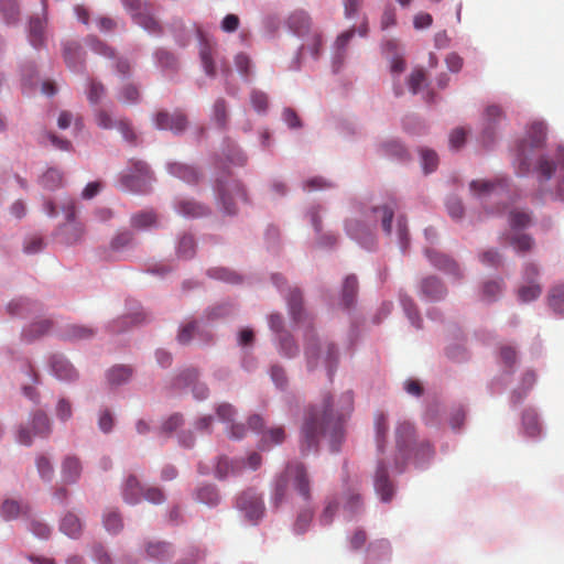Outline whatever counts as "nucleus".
Masks as SVG:
<instances>
[{
  "label": "nucleus",
  "mask_w": 564,
  "mask_h": 564,
  "mask_svg": "<svg viewBox=\"0 0 564 564\" xmlns=\"http://www.w3.org/2000/svg\"><path fill=\"white\" fill-rule=\"evenodd\" d=\"M424 256L434 269L443 272L454 281H460L464 278V270L451 256L433 248H425Z\"/></svg>",
  "instance_id": "nucleus-16"
},
{
  "label": "nucleus",
  "mask_w": 564,
  "mask_h": 564,
  "mask_svg": "<svg viewBox=\"0 0 564 564\" xmlns=\"http://www.w3.org/2000/svg\"><path fill=\"white\" fill-rule=\"evenodd\" d=\"M304 506L300 509L296 516V520L293 525V531L295 534L305 533L312 522L314 508L312 505V499L308 502H303Z\"/></svg>",
  "instance_id": "nucleus-54"
},
{
  "label": "nucleus",
  "mask_w": 564,
  "mask_h": 564,
  "mask_svg": "<svg viewBox=\"0 0 564 564\" xmlns=\"http://www.w3.org/2000/svg\"><path fill=\"white\" fill-rule=\"evenodd\" d=\"M83 521L74 512H66L59 520V531L69 539L77 540L83 533Z\"/></svg>",
  "instance_id": "nucleus-43"
},
{
  "label": "nucleus",
  "mask_w": 564,
  "mask_h": 564,
  "mask_svg": "<svg viewBox=\"0 0 564 564\" xmlns=\"http://www.w3.org/2000/svg\"><path fill=\"white\" fill-rule=\"evenodd\" d=\"M303 43L295 52V55L289 66L292 70H300L302 64L305 59V55H310V57L316 62L319 59L323 48H324V39L321 31L313 30L311 33L306 34L305 37H301Z\"/></svg>",
  "instance_id": "nucleus-15"
},
{
  "label": "nucleus",
  "mask_w": 564,
  "mask_h": 564,
  "mask_svg": "<svg viewBox=\"0 0 564 564\" xmlns=\"http://www.w3.org/2000/svg\"><path fill=\"white\" fill-rule=\"evenodd\" d=\"M549 306L560 317H564V284H555L549 293Z\"/></svg>",
  "instance_id": "nucleus-61"
},
{
  "label": "nucleus",
  "mask_w": 564,
  "mask_h": 564,
  "mask_svg": "<svg viewBox=\"0 0 564 564\" xmlns=\"http://www.w3.org/2000/svg\"><path fill=\"white\" fill-rule=\"evenodd\" d=\"M535 381L536 375L533 370H527L523 372L519 386L511 392L510 404L512 406L520 404L527 398Z\"/></svg>",
  "instance_id": "nucleus-41"
},
{
  "label": "nucleus",
  "mask_w": 564,
  "mask_h": 564,
  "mask_svg": "<svg viewBox=\"0 0 564 564\" xmlns=\"http://www.w3.org/2000/svg\"><path fill=\"white\" fill-rule=\"evenodd\" d=\"M42 305L39 302L26 297L14 299L7 305V312L13 317L26 318L33 314L40 313Z\"/></svg>",
  "instance_id": "nucleus-34"
},
{
  "label": "nucleus",
  "mask_w": 564,
  "mask_h": 564,
  "mask_svg": "<svg viewBox=\"0 0 564 564\" xmlns=\"http://www.w3.org/2000/svg\"><path fill=\"white\" fill-rule=\"evenodd\" d=\"M102 523L106 531L112 535H117L123 529V520L116 509H107L104 512Z\"/></svg>",
  "instance_id": "nucleus-59"
},
{
  "label": "nucleus",
  "mask_w": 564,
  "mask_h": 564,
  "mask_svg": "<svg viewBox=\"0 0 564 564\" xmlns=\"http://www.w3.org/2000/svg\"><path fill=\"white\" fill-rule=\"evenodd\" d=\"M391 557V546L388 540L371 542L367 547L365 564H386Z\"/></svg>",
  "instance_id": "nucleus-35"
},
{
  "label": "nucleus",
  "mask_w": 564,
  "mask_h": 564,
  "mask_svg": "<svg viewBox=\"0 0 564 564\" xmlns=\"http://www.w3.org/2000/svg\"><path fill=\"white\" fill-rule=\"evenodd\" d=\"M323 212V207L318 204L311 205L307 208L306 216L317 235V245L322 248H332L337 243V236L334 234L322 232V220L319 214Z\"/></svg>",
  "instance_id": "nucleus-26"
},
{
  "label": "nucleus",
  "mask_w": 564,
  "mask_h": 564,
  "mask_svg": "<svg viewBox=\"0 0 564 564\" xmlns=\"http://www.w3.org/2000/svg\"><path fill=\"white\" fill-rule=\"evenodd\" d=\"M82 474V463L76 456H66L62 463V478L67 484H75Z\"/></svg>",
  "instance_id": "nucleus-50"
},
{
  "label": "nucleus",
  "mask_w": 564,
  "mask_h": 564,
  "mask_svg": "<svg viewBox=\"0 0 564 564\" xmlns=\"http://www.w3.org/2000/svg\"><path fill=\"white\" fill-rule=\"evenodd\" d=\"M143 486L134 475H128L121 485V496L126 503L134 506L142 500Z\"/></svg>",
  "instance_id": "nucleus-39"
},
{
  "label": "nucleus",
  "mask_w": 564,
  "mask_h": 564,
  "mask_svg": "<svg viewBox=\"0 0 564 564\" xmlns=\"http://www.w3.org/2000/svg\"><path fill=\"white\" fill-rule=\"evenodd\" d=\"M153 181L149 165L143 161L131 160L129 166L120 174V186L133 193H147Z\"/></svg>",
  "instance_id": "nucleus-11"
},
{
  "label": "nucleus",
  "mask_w": 564,
  "mask_h": 564,
  "mask_svg": "<svg viewBox=\"0 0 564 564\" xmlns=\"http://www.w3.org/2000/svg\"><path fill=\"white\" fill-rule=\"evenodd\" d=\"M268 324L269 328L274 334L273 340L279 354L289 359L295 358L300 349L294 337L285 329L282 315L280 313L270 314Z\"/></svg>",
  "instance_id": "nucleus-14"
},
{
  "label": "nucleus",
  "mask_w": 564,
  "mask_h": 564,
  "mask_svg": "<svg viewBox=\"0 0 564 564\" xmlns=\"http://www.w3.org/2000/svg\"><path fill=\"white\" fill-rule=\"evenodd\" d=\"M28 510V505H22L13 499H7L0 506V516L3 520L11 521L17 519L20 514L26 513Z\"/></svg>",
  "instance_id": "nucleus-57"
},
{
  "label": "nucleus",
  "mask_w": 564,
  "mask_h": 564,
  "mask_svg": "<svg viewBox=\"0 0 564 564\" xmlns=\"http://www.w3.org/2000/svg\"><path fill=\"white\" fill-rule=\"evenodd\" d=\"M63 56L67 67L74 73H84L85 59L80 44L76 41L63 43Z\"/></svg>",
  "instance_id": "nucleus-28"
},
{
  "label": "nucleus",
  "mask_w": 564,
  "mask_h": 564,
  "mask_svg": "<svg viewBox=\"0 0 564 564\" xmlns=\"http://www.w3.org/2000/svg\"><path fill=\"white\" fill-rule=\"evenodd\" d=\"M352 410L351 390L340 394L336 408L330 394L324 397L322 408L311 406L301 429L302 452L316 449L321 437L328 438L330 452H339L345 440L344 425Z\"/></svg>",
  "instance_id": "nucleus-3"
},
{
  "label": "nucleus",
  "mask_w": 564,
  "mask_h": 564,
  "mask_svg": "<svg viewBox=\"0 0 564 564\" xmlns=\"http://www.w3.org/2000/svg\"><path fill=\"white\" fill-rule=\"evenodd\" d=\"M32 433L34 436L46 437L51 433L50 419L43 411H36L31 419Z\"/></svg>",
  "instance_id": "nucleus-60"
},
{
  "label": "nucleus",
  "mask_w": 564,
  "mask_h": 564,
  "mask_svg": "<svg viewBox=\"0 0 564 564\" xmlns=\"http://www.w3.org/2000/svg\"><path fill=\"white\" fill-rule=\"evenodd\" d=\"M358 294V279L355 274H349L344 279L340 292V306L345 310L354 307Z\"/></svg>",
  "instance_id": "nucleus-44"
},
{
  "label": "nucleus",
  "mask_w": 564,
  "mask_h": 564,
  "mask_svg": "<svg viewBox=\"0 0 564 564\" xmlns=\"http://www.w3.org/2000/svg\"><path fill=\"white\" fill-rule=\"evenodd\" d=\"M420 293L424 300L437 302L445 299L447 289L440 278L430 275L421 281Z\"/></svg>",
  "instance_id": "nucleus-29"
},
{
  "label": "nucleus",
  "mask_w": 564,
  "mask_h": 564,
  "mask_svg": "<svg viewBox=\"0 0 564 564\" xmlns=\"http://www.w3.org/2000/svg\"><path fill=\"white\" fill-rule=\"evenodd\" d=\"M229 119L228 101L224 97L216 98L210 111L212 122H214L219 130L226 131L229 127Z\"/></svg>",
  "instance_id": "nucleus-40"
},
{
  "label": "nucleus",
  "mask_w": 564,
  "mask_h": 564,
  "mask_svg": "<svg viewBox=\"0 0 564 564\" xmlns=\"http://www.w3.org/2000/svg\"><path fill=\"white\" fill-rule=\"evenodd\" d=\"M399 301L405 316L408 317L412 326H414L417 329H421L423 319L413 299L405 293H400Z\"/></svg>",
  "instance_id": "nucleus-52"
},
{
  "label": "nucleus",
  "mask_w": 564,
  "mask_h": 564,
  "mask_svg": "<svg viewBox=\"0 0 564 564\" xmlns=\"http://www.w3.org/2000/svg\"><path fill=\"white\" fill-rule=\"evenodd\" d=\"M340 502L343 503L344 517L347 521L352 520L364 510V503L359 494V489L355 485H348L346 480Z\"/></svg>",
  "instance_id": "nucleus-22"
},
{
  "label": "nucleus",
  "mask_w": 564,
  "mask_h": 564,
  "mask_svg": "<svg viewBox=\"0 0 564 564\" xmlns=\"http://www.w3.org/2000/svg\"><path fill=\"white\" fill-rule=\"evenodd\" d=\"M243 464L245 460L242 458L220 456L216 463L215 477L219 480H225L229 477H238L243 471Z\"/></svg>",
  "instance_id": "nucleus-32"
},
{
  "label": "nucleus",
  "mask_w": 564,
  "mask_h": 564,
  "mask_svg": "<svg viewBox=\"0 0 564 564\" xmlns=\"http://www.w3.org/2000/svg\"><path fill=\"white\" fill-rule=\"evenodd\" d=\"M501 119L502 111L498 106L492 105L486 108L480 133V142L485 148L490 149L495 144Z\"/></svg>",
  "instance_id": "nucleus-18"
},
{
  "label": "nucleus",
  "mask_w": 564,
  "mask_h": 564,
  "mask_svg": "<svg viewBox=\"0 0 564 564\" xmlns=\"http://www.w3.org/2000/svg\"><path fill=\"white\" fill-rule=\"evenodd\" d=\"M469 189L488 208L489 203H498L509 197V180L503 176L494 180H475L470 182Z\"/></svg>",
  "instance_id": "nucleus-10"
},
{
  "label": "nucleus",
  "mask_w": 564,
  "mask_h": 564,
  "mask_svg": "<svg viewBox=\"0 0 564 564\" xmlns=\"http://www.w3.org/2000/svg\"><path fill=\"white\" fill-rule=\"evenodd\" d=\"M135 24L141 26L150 35L161 36L163 28L153 15V8L143 0H120Z\"/></svg>",
  "instance_id": "nucleus-12"
},
{
  "label": "nucleus",
  "mask_w": 564,
  "mask_h": 564,
  "mask_svg": "<svg viewBox=\"0 0 564 564\" xmlns=\"http://www.w3.org/2000/svg\"><path fill=\"white\" fill-rule=\"evenodd\" d=\"M502 241L514 250L519 256H523L531 251L534 247V239L528 234H521L519 231L506 232L502 236Z\"/></svg>",
  "instance_id": "nucleus-37"
},
{
  "label": "nucleus",
  "mask_w": 564,
  "mask_h": 564,
  "mask_svg": "<svg viewBox=\"0 0 564 564\" xmlns=\"http://www.w3.org/2000/svg\"><path fill=\"white\" fill-rule=\"evenodd\" d=\"M153 61L155 67L161 70L163 76L170 79H173L180 69V62L177 56L166 48H156L153 52Z\"/></svg>",
  "instance_id": "nucleus-25"
},
{
  "label": "nucleus",
  "mask_w": 564,
  "mask_h": 564,
  "mask_svg": "<svg viewBox=\"0 0 564 564\" xmlns=\"http://www.w3.org/2000/svg\"><path fill=\"white\" fill-rule=\"evenodd\" d=\"M271 281L280 294L284 297L289 315L293 324L297 327H304V356L307 370L314 371L319 365H324L329 380L337 370L339 361L338 348L334 343L325 345V351L312 325V319L303 306V295L299 288H288L286 279L280 273H273Z\"/></svg>",
  "instance_id": "nucleus-4"
},
{
  "label": "nucleus",
  "mask_w": 564,
  "mask_h": 564,
  "mask_svg": "<svg viewBox=\"0 0 564 564\" xmlns=\"http://www.w3.org/2000/svg\"><path fill=\"white\" fill-rule=\"evenodd\" d=\"M409 90L413 95L422 93L423 99L429 104H434L437 100V95L432 90L427 89L426 78L422 69H415L411 73L408 79Z\"/></svg>",
  "instance_id": "nucleus-36"
},
{
  "label": "nucleus",
  "mask_w": 564,
  "mask_h": 564,
  "mask_svg": "<svg viewBox=\"0 0 564 564\" xmlns=\"http://www.w3.org/2000/svg\"><path fill=\"white\" fill-rule=\"evenodd\" d=\"M250 104L258 115L265 116L270 106L269 95L263 90L252 88L250 90Z\"/></svg>",
  "instance_id": "nucleus-64"
},
{
  "label": "nucleus",
  "mask_w": 564,
  "mask_h": 564,
  "mask_svg": "<svg viewBox=\"0 0 564 564\" xmlns=\"http://www.w3.org/2000/svg\"><path fill=\"white\" fill-rule=\"evenodd\" d=\"M223 153L231 165L245 166L248 162L246 152L230 138L224 139Z\"/></svg>",
  "instance_id": "nucleus-45"
},
{
  "label": "nucleus",
  "mask_w": 564,
  "mask_h": 564,
  "mask_svg": "<svg viewBox=\"0 0 564 564\" xmlns=\"http://www.w3.org/2000/svg\"><path fill=\"white\" fill-rule=\"evenodd\" d=\"M95 334L96 330L93 327L70 324L65 327L62 337L65 340H86L93 338Z\"/></svg>",
  "instance_id": "nucleus-55"
},
{
  "label": "nucleus",
  "mask_w": 564,
  "mask_h": 564,
  "mask_svg": "<svg viewBox=\"0 0 564 564\" xmlns=\"http://www.w3.org/2000/svg\"><path fill=\"white\" fill-rule=\"evenodd\" d=\"M235 507L250 524H258L264 516L265 507L262 494L249 487L237 495Z\"/></svg>",
  "instance_id": "nucleus-13"
},
{
  "label": "nucleus",
  "mask_w": 564,
  "mask_h": 564,
  "mask_svg": "<svg viewBox=\"0 0 564 564\" xmlns=\"http://www.w3.org/2000/svg\"><path fill=\"white\" fill-rule=\"evenodd\" d=\"M236 312V305L230 301H224L206 308L203 319L214 323L224 319Z\"/></svg>",
  "instance_id": "nucleus-46"
},
{
  "label": "nucleus",
  "mask_w": 564,
  "mask_h": 564,
  "mask_svg": "<svg viewBox=\"0 0 564 564\" xmlns=\"http://www.w3.org/2000/svg\"><path fill=\"white\" fill-rule=\"evenodd\" d=\"M499 359H500V366L503 368V373L501 379L505 381L500 388H496V384L500 379H496L492 381L491 389L496 393H500L505 386L507 384V381L510 379L511 375L514 371V366L518 361V352L517 349L512 346L506 345L500 348L499 352Z\"/></svg>",
  "instance_id": "nucleus-23"
},
{
  "label": "nucleus",
  "mask_w": 564,
  "mask_h": 564,
  "mask_svg": "<svg viewBox=\"0 0 564 564\" xmlns=\"http://www.w3.org/2000/svg\"><path fill=\"white\" fill-rule=\"evenodd\" d=\"M379 151L382 155H386L398 161H406L409 153L404 145L398 140H388L381 143Z\"/></svg>",
  "instance_id": "nucleus-56"
},
{
  "label": "nucleus",
  "mask_w": 564,
  "mask_h": 564,
  "mask_svg": "<svg viewBox=\"0 0 564 564\" xmlns=\"http://www.w3.org/2000/svg\"><path fill=\"white\" fill-rule=\"evenodd\" d=\"M503 291V280L487 281L482 284L481 301L492 303L499 299Z\"/></svg>",
  "instance_id": "nucleus-62"
},
{
  "label": "nucleus",
  "mask_w": 564,
  "mask_h": 564,
  "mask_svg": "<svg viewBox=\"0 0 564 564\" xmlns=\"http://www.w3.org/2000/svg\"><path fill=\"white\" fill-rule=\"evenodd\" d=\"M217 202L224 214L232 216L237 213L236 198L241 202H248V195L245 185L239 180L229 178V172L217 177L214 185Z\"/></svg>",
  "instance_id": "nucleus-8"
},
{
  "label": "nucleus",
  "mask_w": 564,
  "mask_h": 564,
  "mask_svg": "<svg viewBox=\"0 0 564 564\" xmlns=\"http://www.w3.org/2000/svg\"><path fill=\"white\" fill-rule=\"evenodd\" d=\"M288 30L297 37H305L306 34L311 33L312 21L308 13L304 10L293 11L285 21Z\"/></svg>",
  "instance_id": "nucleus-31"
},
{
  "label": "nucleus",
  "mask_w": 564,
  "mask_h": 564,
  "mask_svg": "<svg viewBox=\"0 0 564 564\" xmlns=\"http://www.w3.org/2000/svg\"><path fill=\"white\" fill-rule=\"evenodd\" d=\"M42 3V17H32L29 21L28 39L30 44L35 48L40 50L45 46V28L47 24V0H41Z\"/></svg>",
  "instance_id": "nucleus-21"
},
{
  "label": "nucleus",
  "mask_w": 564,
  "mask_h": 564,
  "mask_svg": "<svg viewBox=\"0 0 564 564\" xmlns=\"http://www.w3.org/2000/svg\"><path fill=\"white\" fill-rule=\"evenodd\" d=\"M522 431L530 438H538L542 434V425L539 415L533 409H527L522 413Z\"/></svg>",
  "instance_id": "nucleus-48"
},
{
  "label": "nucleus",
  "mask_w": 564,
  "mask_h": 564,
  "mask_svg": "<svg viewBox=\"0 0 564 564\" xmlns=\"http://www.w3.org/2000/svg\"><path fill=\"white\" fill-rule=\"evenodd\" d=\"M172 388L175 390L192 388L193 395L198 401H203L209 395L208 387L203 382H198V371L195 368H186L182 370L174 378Z\"/></svg>",
  "instance_id": "nucleus-17"
},
{
  "label": "nucleus",
  "mask_w": 564,
  "mask_h": 564,
  "mask_svg": "<svg viewBox=\"0 0 564 564\" xmlns=\"http://www.w3.org/2000/svg\"><path fill=\"white\" fill-rule=\"evenodd\" d=\"M373 487L382 502H389L394 496V485L389 477L388 463L379 458L373 477Z\"/></svg>",
  "instance_id": "nucleus-19"
},
{
  "label": "nucleus",
  "mask_w": 564,
  "mask_h": 564,
  "mask_svg": "<svg viewBox=\"0 0 564 564\" xmlns=\"http://www.w3.org/2000/svg\"><path fill=\"white\" fill-rule=\"evenodd\" d=\"M143 322H145V314L141 311L121 316L112 321L108 327L111 333H121L128 329L130 326L142 324Z\"/></svg>",
  "instance_id": "nucleus-53"
},
{
  "label": "nucleus",
  "mask_w": 564,
  "mask_h": 564,
  "mask_svg": "<svg viewBox=\"0 0 564 564\" xmlns=\"http://www.w3.org/2000/svg\"><path fill=\"white\" fill-rule=\"evenodd\" d=\"M414 426L410 422H401L395 429L397 457L393 471L402 474L405 465L412 463L415 468L424 469L434 457V449L429 442H416Z\"/></svg>",
  "instance_id": "nucleus-6"
},
{
  "label": "nucleus",
  "mask_w": 564,
  "mask_h": 564,
  "mask_svg": "<svg viewBox=\"0 0 564 564\" xmlns=\"http://www.w3.org/2000/svg\"><path fill=\"white\" fill-rule=\"evenodd\" d=\"M61 210L65 216L66 223L56 228V238L65 246H75L80 243L85 237V227L76 219L75 200L70 197L63 199L61 202Z\"/></svg>",
  "instance_id": "nucleus-9"
},
{
  "label": "nucleus",
  "mask_w": 564,
  "mask_h": 564,
  "mask_svg": "<svg viewBox=\"0 0 564 564\" xmlns=\"http://www.w3.org/2000/svg\"><path fill=\"white\" fill-rule=\"evenodd\" d=\"M144 551L149 560L160 564L169 562L175 554L174 546L165 541H149Z\"/></svg>",
  "instance_id": "nucleus-33"
},
{
  "label": "nucleus",
  "mask_w": 564,
  "mask_h": 564,
  "mask_svg": "<svg viewBox=\"0 0 564 564\" xmlns=\"http://www.w3.org/2000/svg\"><path fill=\"white\" fill-rule=\"evenodd\" d=\"M508 223L512 231H520L528 228L532 219L528 212L513 208L508 213Z\"/></svg>",
  "instance_id": "nucleus-58"
},
{
  "label": "nucleus",
  "mask_w": 564,
  "mask_h": 564,
  "mask_svg": "<svg viewBox=\"0 0 564 564\" xmlns=\"http://www.w3.org/2000/svg\"><path fill=\"white\" fill-rule=\"evenodd\" d=\"M171 32L176 44L181 47L187 46L196 35L199 45V58L204 73L210 78H215L218 73L224 77V88L227 95L236 97L239 89L232 85L229 78L232 75L229 64L221 57L215 44L208 39L203 30L192 22L188 26L182 19H174L170 25Z\"/></svg>",
  "instance_id": "nucleus-5"
},
{
  "label": "nucleus",
  "mask_w": 564,
  "mask_h": 564,
  "mask_svg": "<svg viewBox=\"0 0 564 564\" xmlns=\"http://www.w3.org/2000/svg\"><path fill=\"white\" fill-rule=\"evenodd\" d=\"M52 375L59 381L70 382L78 378V372L70 361L61 354H54L50 358Z\"/></svg>",
  "instance_id": "nucleus-27"
},
{
  "label": "nucleus",
  "mask_w": 564,
  "mask_h": 564,
  "mask_svg": "<svg viewBox=\"0 0 564 564\" xmlns=\"http://www.w3.org/2000/svg\"><path fill=\"white\" fill-rule=\"evenodd\" d=\"M133 368L128 365H115L106 371L107 383L111 388H117L128 383L133 376Z\"/></svg>",
  "instance_id": "nucleus-42"
},
{
  "label": "nucleus",
  "mask_w": 564,
  "mask_h": 564,
  "mask_svg": "<svg viewBox=\"0 0 564 564\" xmlns=\"http://www.w3.org/2000/svg\"><path fill=\"white\" fill-rule=\"evenodd\" d=\"M154 126L159 130H170L178 134L186 129L187 118L181 111H175L172 115L166 111H160L154 117Z\"/></svg>",
  "instance_id": "nucleus-24"
},
{
  "label": "nucleus",
  "mask_w": 564,
  "mask_h": 564,
  "mask_svg": "<svg viewBox=\"0 0 564 564\" xmlns=\"http://www.w3.org/2000/svg\"><path fill=\"white\" fill-rule=\"evenodd\" d=\"M194 498L198 502L204 503L209 508L217 507L221 501L218 488L213 484H205L199 486L195 490Z\"/></svg>",
  "instance_id": "nucleus-47"
},
{
  "label": "nucleus",
  "mask_w": 564,
  "mask_h": 564,
  "mask_svg": "<svg viewBox=\"0 0 564 564\" xmlns=\"http://www.w3.org/2000/svg\"><path fill=\"white\" fill-rule=\"evenodd\" d=\"M356 30L349 29L340 33L332 45V68L334 73H339L348 58L349 43L355 36Z\"/></svg>",
  "instance_id": "nucleus-20"
},
{
  "label": "nucleus",
  "mask_w": 564,
  "mask_h": 564,
  "mask_svg": "<svg viewBox=\"0 0 564 564\" xmlns=\"http://www.w3.org/2000/svg\"><path fill=\"white\" fill-rule=\"evenodd\" d=\"M290 481H292L294 489L303 502L311 500V486L307 470L304 464L293 460L289 462L285 469L273 480L271 505L274 508H279L286 500Z\"/></svg>",
  "instance_id": "nucleus-7"
},
{
  "label": "nucleus",
  "mask_w": 564,
  "mask_h": 564,
  "mask_svg": "<svg viewBox=\"0 0 564 564\" xmlns=\"http://www.w3.org/2000/svg\"><path fill=\"white\" fill-rule=\"evenodd\" d=\"M235 66L243 82L250 83L254 74L251 58L245 53H239L235 56Z\"/></svg>",
  "instance_id": "nucleus-63"
},
{
  "label": "nucleus",
  "mask_w": 564,
  "mask_h": 564,
  "mask_svg": "<svg viewBox=\"0 0 564 564\" xmlns=\"http://www.w3.org/2000/svg\"><path fill=\"white\" fill-rule=\"evenodd\" d=\"M397 209L398 202L394 197L357 202L352 205V215L345 220V232L362 249L373 251L378 245L375 229L380 224L386 236L392 237L395 234L401 252L406 254L411 246L408 220L405 216L398 215L394 230L393 218Z\"/></svg>",
  "instance_id": "nucleus-2"
},
{
  "label": "nucleus",
  "mask_w": 564,
  "mask_h": 564,
  "mask_svg": "<svg viewBox=\"0 0 564 564\" xmlns=\"http://www.w3.org/2000/svg\"><path fill=\"white\" fill-rule=\"evenodd\" d=\"M545 123H530L525 137L516 145L512 164L517 175L527 176L532 173L541 185L555 180L553 198L564 202V145H545Z\"/></svg>",
  "instance_id": "nucleus-1"
},
{
  "label": "nucleus",
  "mask_w": 564,
  "mask_h": 564,
  "mask_svg": "<svg viewBox=\"0 0 564 564\" xmlns=\"http://www.w3.org/2000/svg\"><path fill=\"white\" fill-rule=\"evenodd\" d=\"M20 14L18 0H0V19L7 25H17L20 22Z\"/></svg>",
  "instance_id": "nucleus-51"
},
{
  "label": "nucleus",
  "mask_w": 564,
  "mask_h": 564,
  "mask_svg": "<svg viewBox=\"0 0 564 564\" xmlns=\"http://www.w3.org/2000/svg\"><path fill=\"white\" fill-rule=\"evenodd\" d=\"M52 326L53 323L50 319L33 322L22 329V339L26 343H32L46 335L51 330Z\"/></svg>",
  "instance_id": "nucleus-49"
},
{
  "label": "nucleus",
  "mask_w": 564,
  "mask_h": 564,
  "mask_svg": "<svg viewBox=\"0 0 564 564\" xmlns=\"http://www.w3.org/2000/svg\"><path fill=\"white\" fill-rule=\"evenodd\" d=\"M175 212L185 218H200L210 214V208L192 198H178L174 202Z\"/></svg>",
  "instance_id": "nucleus-30"
},
{
  "label": "nucleus",
  "mask_w": 564,
  "mask_h": 564,
  "mask_svg": "<svg viewBox=\"0 0 564 564\" xmlns=\"http://www.w3.org/2000/svg\"><path fill=\"white\" fill-rule=\"evenodd\" d=\"M166 170L172 176L180 178L188 185L196 184L202 175L195 166L180 162H169Z\"/></svg>",
  "instance_id": "nucleus-38"
}]
</instances>
